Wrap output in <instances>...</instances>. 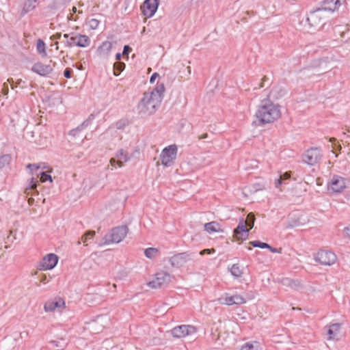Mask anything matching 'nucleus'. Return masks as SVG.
<instances>
[{
  "label": "nucleus",
  "mask_w": 350,
  "mask_h": 350,
  "mask_svg": "<svg viewBox=\"0 0 350 350\" xmlns=\"http://www.w3.org/2000/svg\"><path fill=\"white\" fill-rule=\"evenodd\" d=\"M281 116L280 106L273 104L269 100L262 101L256 112V120L253 121L255 126H262L266 124L273 122Z\"/></svg>",
  "instance_id": "obj_1"
},
{
  "label": "nucleus",
  "mask_w": 350,
  "mask_h": 350,
  "mask_svg": "<svg viewBox=\"0 0 350 350\" xmlns=\"http://www.w3.org/2000/svg\"><path fill=\"white\" fill-rule=\"evenodd\" d=\"M153 93L144 92L143 97L139 102L137 109L138 113L142 116H151L159 109L161 105V98H155Z\"/></svg>",
  "instance_id": "obj_2"
},
{
  "label": "nucleus",
  "mask_w": 350,
  "mask_h": 350,
  "mask_svg": "<svg viewBox=\"0 0 350 350\" xmlns=\"http://www.w3.org/2000/svg\"><path fill=\"white\" fill-rule=\"evenodd\" d=\"M128 232L129 228L125 225L115 227L109 233L105 235L104 243L107 245L113 243H118L125 238Z\"/></svg>",
  "instance_id": "obj_3"
},
{
  "label": "nucleus",
  "mask_w": 350,
  "mask_h": 350,
  "mask_svg": "<svg viewBox=\"0 0 350 350\" xmlns=\"http://www.w3.org/2000/svg\"><path fill=\"white\" fill-rule=\"evenodd\" d=\"M314 260L322 265H332L336 260V255L330 250H320L314 256Z\"/></svg>",
  "instance_id": "obj_4"
},
{
  "label": "nucleus",
  "mask_w": 350,
  "mask_h": 350,
  "mask_svg": "<svg viewBox=\"0 0 350 350\" xmlns=\"http://www.w3.org/2000/svg\"><path fill=\"white\" fill-rule=\"evenodd\" d=\"M177 151L178 148L175 144L165 147L160 155L161 163L166 167L172 165L176 158Z\"/></svg>",
  "instance_id": "obj_5"
},
{
  "label": "nucleus",
  "mask_w": 350,
  "mask_h": 350,
  "mask_svg": "<svg viewBox=\"0 0 350 350\" xmlns=\"http://www.w3.org/2000/svg\"><path fill=\"white\" fill-rule=\"evenodd\" d=\"M172 275L166 271H159L154 274L152 280L148 283L152 288H158L168 284L172 280Z\"/></svg>",
  "instance_id": "obj_6"
},
{
  "label": "nucleus",
  "mask_w": 350,
  "mask_h": 350,
  "mask_svg": "<svg viewBox=\"0 0 350 350\" xmlns=\"http://www.w3.org/2000/svg\"><path fill=\"white\" fill-rule=\"evenodd\" d=\"M323 11L319 8L315 10L310 11L306 18V23L310 29H317L325 23L321 16Z\"/></svg>",
  "instance_id": "obj_7"
},
{
  "label": "nucleus",
  "mask_w": 350,
  "mask_h": 350,
  "mask_svg": "<svg viewBox=\"0 0 350 350\" xmlns=\"http://www.w3.org/2000/svg\"><path fill=\"white\" fill-rule=\"evenodd\" d=\"M72 36L68 41H66L65 46L68 47H72L77 46L79 47L85 48L90 45V39L86 35L79 33H71Z\"/></svg>",
  "instance_id": "obj_8"
},
{
  "label": "nucleus",
  "mask_w": 350,
  "mask_h": 350,
  "mask_svg": "<svg viewBox=\"0 0 350 350\" xmlns=\"http://www.w3.org/2000/svg\"><path fill=\"white\" fill-rule=\"evenodd\" d=\"M322 152L319 148H310L303 155V161L309 165H314L322 158Z\"/></svg>",
  "instance_id": "obj_9"
},
{
  "label": "nucleus",
  "mask_w": 350,
  "mask_h": 350,
  "mask_svg": "<svg viewBox=\"0 0 350 350\" xmlns=\"http://www.w3.org/2000/svg\"><path fill=\"white\" fill-rule=\"evenodd\" d=\"M197 329L196 327L189 325H181L174 327L170 330L171 334L174 338H180L189 335L196 334Z\"/></svg>",
  "instance_id": "obj_10"
},
{
  "label": "nucleus",
  "mask_w": 350,
  "mask_h": 350,
  "mask_svg": "<svg viewBox=\"0 0 350 350\" xmlns=\"http://www.w3.org/2000/svg\"><path fill=\"white\" fill-rule=\"evenodd\" d=\"M58 260L59 258L56 254L53 253L48 254L40 262L38 269L43 271L51 270L57 265Z\"/></svg>",
  "instance_id": "obj_11"
},
{
  "label": "nucleus",
  "mask_w": 350,
  "mask_h": 350,
  "mask_svg": "<svg viewBox=\"0 0 350 350\" xmlns=\"http://www.w3.org/2000/svg\"><path fill=\"white\" fill-rule=\"evenodd\" d=\"M159 0H145L141 5L142 14L147 18L152 17L157 11Z\"/></svg>",
  "instance_id": "obj_12"
},
{
  "label": "nucleus",
  "mask_w": 350,
  "mask_h": 350,
  "mask_svg": "<svg viewBox=\"0 0 350 350\" xmlns=\"http://www.w3.org/2000/svg\"><path fill=\"white\" fill-rule=\"evenodd\" d=\"M219 302L221 304H224L227 306L232 305H241L245 304L246 302L245 299L238 294L234 295H230L228 293H224L219 299Z\"/></svg>",
  "instance_id": "obj_13"
},
{
  "label": "nucleus",
  "mask_w": 350,
  "mask_h": 350,
  "mask_svg": "<svg viewBox=\"0 0 350 350\" xmlns=\"http://www.w3.org/2000/svg\"><path fill=\"white\" fill-rule=\"evenodd\" d=\"M191 260L190 254L188 252H181L174 254L169 258V262L173 267L179 268Z\"/></svg>",
  "instance_id": "obj_14"
},
{
  "label": "nucleus",
  "mask_w": 350,
  "mask_h": 350,
  "mask_svg": "<svg viewBox=\"0 0 350 350\" xmlns=\"http://www.w3.org/2000/svg\"><path fill=\"white\" fill-rule=\"evenodd\" d=\"M233 233L237 240L244 241L248 238L250 229L245 226V222L243 218L240 219L238 226L234 229Z\"/></svg>",
  "instance_id": "obj_15"
},
{
  "label": "nucleus",
  "mask_w": 350,
  "mask_h": 350,
  "mask_svg": "<svg viewBox=\"0 0 350 350\" xmlns=\"http://www.w3.org/2000/svg\"><path fill=\"white\" fill-rule=\"evenodd\" d=\"M346 0H323L321 3V8L322 11H329L334 12L338 10L340 6L344 4Z\"/></svg>",
  "instance_id": "obj_16"
},
{
  "label": "nucleus",
  "mask_w": 350,
  "mask_h": 350,
  "mask_svg": "<svg viewBox=\"0 0 350 350\" xmlns=\"http://www.w3.org/2000/svg\"><path fill=\"white\" fill-rule=\"evenodd\" d=\"M346 187L345 179L342 177L334 175L328 185V189L334 193H340Z\"/></svg>",
  "instance_id": "obj_17"
},
{
  "label": "nucleus",
  "mask_w": 350,
  "mask_h": 350,
  "mask_svg": "<svg viewBox=\"0 0 350 350\" xmlns=\"http://www.w3.org/2000/svg\"><path fill=\"white\" fill-rule=\"evenodd\" d=\"M31 70L42 77H46L53 72V69L49 64L46 65L42 62H37L32 66Z\"/></svg>",
  "instance_id": "obj_18"
},
{
  "label": "nucleus",
  "mask_w": 350,
  "mask_h": 350,
  "mask_svg": "<svg viewBox=\"0 0 350 350\" xmlns=\"http://www.w3.org/2000/svg\"><path fill=\"white\" fill-rule=\"evenodd\" d=\"M65 306V301L62 298H55L54 300L49 301L44 306L46 312H53L56 309H62Z\"/></svg>",
  "instance_id": "obj_19"
},
{
  "label": "nucleus",
  "mask_w": 350,
  "mask_h": 350,
  "mask_svg": "<svg viewBox=\"0 0 350 350\" xmlns=\"http://www.w3.org/2000/svg\"><path fill=\"white\" fill-rule=\"evenodd\" d=\"M111 49L112 43L109 41H105L98 47L97 52L100 56L108 57Z\"/></svg>",
  "instance_id": "obj_20"
},
{
  "label": "nucleus",
  "mask_w": 350,
  "mask_h": 350,
  "mask_svg": "<svg viewBox=\"0 0 350 350\" xmlns=\"http://www.w3.org/2000/svg\"><path fill=\"white\" fill-rule=\"evenodd\" d=\"M116 157L118 159V165L120 167L123 166L124 163L130 160L129 153L123 149H120L116 152Z\"/></svg>",
  "instance_id": "obj_21"
},
{
  "label": "nucleus",
  "mask_w": 350,
  "mask_h": 350,
  "mask_svg": "<svg viewBox=\"0 0 350 350\" xmlns=\"http://www.w3.org/2000/svg\"><path fill=\"white\" fill-rule=\"evenodd\" d=\"M165 90V85L163 83H157L156 87L151 92H148L147 93H153L152 96H154L155 98H158L159 96L161 103L163 98Z\"/></svg>",
  "instance_id": "obj_22"
},
{
  "label": "nucleus",
  "mask_w": 350,
  "mask_h": 350,
  "mask_svg": "<svg viewBox=\"0 0 350 350\" xmlns=\"http://www.w3.org/2000/svg\"><path fill=\"white\" fill-rule=\"evenodd\" d=\"M340 327V323H333L328 327L327 334L329 336V340L336 338Z\"/></svg>",
  "instance_id": "obj_23"
},
{
  "label": "nucleus",
  "mask_w": 350,
  "mask_h": 350,
  "mask_svg": "<svg viewBox=\"0 0 350 350\" xmlns=\"http://www.w3.org/2000/svg\"><path fill=\"white\" fill-rule=\"evenodd\" d=\"M38 4V0H27L22 10L23 14L34 10Z\"/></svg>",
  "instance_id": "obj_24"
},
{
  "label": "nucleus",
  "mask_w": 350,
  "mask_h": 350,
  "mask_svg": "<svg viewBox=\"0 0 350 350\" xmlns=\"http://www.w3.org/2000/svg\"><path fill=\"white\" fill-rule=\"evenodd\" d=\"M286 94V91L280 86L273 87L270 91L269 96L273 98L278 99L280 97H282Z\"/></svg>",
  "instance_id": "obj_25"
},
{
  "label": "nucleus",
  "mask_w": 350,
  "mask_h": 350,
  "mask_svg": "<svg viewBox=\"0 0 350 350\" xmlns=\"http://www.w3.org/2000/svg\"><path fill=\"white\" fill-rule=\"evenodd\" d=\"M204 230L208 233L219 231V224L216 221H211L204 224Z\"/></svg>",
  "instance_id": "obj_26"
},
{
  "label": "nucleus",
  "mask_w": 350,
  "mask_h": 350,
  "mask_svg": "<svg viewBox=\"0 0 350 350\" xmlns=\"http://www.w3.org/2000/svg\"><path fill=\"white\" fill-rule=\"evenodd\" d=\"M27 167L30 170L31 174H33L34 173L36 174L37 173H39V170H44L46 169L47 167L44 163H41L39 164L29 163L27 165Z\"/></svg>",
  "instance_id": "obj_27"
},
{
  "label": "nucleus",
  "mask_w": 350,
  "mask_h": 350,
  "mask_svg": "<svg viewBox=\"0 0 350 350\" xmlns=\"http://www.w3.org/2000/svg\"><path fill=\"white\" fill-rule=\"evenodd\" d=\"M126 64L124 62L117 61L113 64V75L116 77L124 70Z\"/></svg>",
  "instance_id": "obj_28"
},
{
  "label": "nucleus",
  "mask_w": 350,
  "mask_h": 350,
  "mask_svg": "<svg viewBox=\"0 0 350 350\" xmlns=\"http://www.w3.org/2000/svg\"><path fill=\"white\" fill-rule=\"evenodd\" d=\"M240 350H260V344L256 341L244 344Z\"/></svg>",
  "instance_id": "obj_29"
},
{
  "label": "nucleus",
  "mask_w": 350,
  "mask_h": 350,
  "mask_svg": "<svg viewBox=\"0 0 350 350\" xmlns=\"http://www.w3.org/2000/svg\"><path fill=\"white\" fill-rule=\"evenodd\" d=\"M38 53L42 57L46 56V44L42 39H38L36 44Z\"/></svg>",
  "instance_id": "obj_30"
},
{
  "label": "nucleus",
  "mask_w": 350,
  "mask_h": 350,
  "mask_svg": "<svg viewBox=\"0 0 350 350\" xmlns=\"http://www.w3.org/2000/svg\"><path fill=\"white\" fill-rule=\"evenodd\" d=\"M230 271L231 274L235 278H240L243 275V271L239 264L232 265Z\"/></svg>",
  "instance_id": "obj_31"
},
{
  "label": "nucleus",
  "mask_w": 350,
  "mask_h": 350,
  "mask_svg": "<svg viewBox=\"0 0 350 350\" xmlns=\"http://www.w3.org/2000/svg\"><path fill=\"white\" fill-rule=\"evenodd\" d=\"M158 252L159 251L157 248L148 247L144 250V255L146 256V258L152 259L156 256Z\"/></svg>",
  "instance_id": "obj_32"
},
{
  "label": "nucleus",
  "mask_w": 350,
  "mask_h": 350,
  "mask_svg": "<svg viewBox=\"0 0 350 350\" xmlns=\"http://www.w3.org/2000/svg\"><path fill=\"white\" fill-rule=\"evenodd\" d=\"M38 185H39L38 180L36 178L32 177L30 179L28 185L26 187V190L27 191V190H32V191H35V192L38 193V191H37L36 188H37V186Z\"/></svg>",
  "instance_id": "obj_33"
},
{
  "label": "nucleus",
  "mask_w": 350,
  "mask_h": 350,
  "mask_svg": "<svg viewBox=\"0 0 350 350\" xmlns=\"http://www.w3.org/2000/svg\"><path fill=\"white\" fill-rule=\"evenodd\" d=\"M36 175L40 176V182L42 183H44L46 180H49L51 183L53 182L52 177L49 174L47 171H40L39 173H37Z\"/></svg>",
  "instance_id": "obj_34"
},
{
  "label": "nucleus",
  "mask_w": 350,
  "mask_h": 350,
  "mask_svg": "<svg viewBox=\"0 0 350 350\" xmlns=\"http://www.w3.org/2000/svg\"><path fill=\"white\" fill-rule=\"evenodd\" d=\"M254 221H255V216H254V213H250L247 215L246 220L245 221V226L247 227V226L250 228V229H252L254 227Z\"/></svg>",
  "instance_id": "obj_35"
},
{
  "label": "nucleus",
  "mask_w": 350,
  "mask_h": 350,
  "mask_svg": "<svg viewBox=\"0 0 350 350\" xmlns=\"http://www.w3.org/2000/svg\"><path fill=\"white\" fill-rule=\"evenodd\" d=\"M11 157L9 154H3L0 157V170L10 163Z\"/></svg>",
  "instance_id": "obj_36"
},
{
  "label": "nucleus",
  "mask_w": 350,
  "mask_h": 350,
  "mask_svg": "<svg viewBox=\"0 0 350 350\" xmlns=\"http://www.w3.org/2000/svg\"><path fill=\"white\" fill-rule=\"evenodd\" d=\"M251 245H252L253 247H259V248H262V249H267V248H269V245L267 243H264V242H261L260 241H250L249 243Z\"/></svg>",
  "instance_id": "obj_37"
},
{
  "label": "nucleus",
  "mask_w": 350,
  "mask_h": 350,
  "mask_svg": "<svg viewBox=\"0 0 350 350\" xmlns=\"http://www.w3.org/2000/svg\"><path fill=\"white\" fill-rule=\"evenodd\" d=\"M282 283L283 285L289 286L291 288H295L297 286V281L290 278L282 279Z\"/></svg>",
  "instance_id": "obj_38"
},
{
  "label": "nucleus",
  "mask_w": 350,
  "mask_h": 350,
  "mask_svg": "<svg viewBox=\"0 0 350 350\" xmlns=\"http://www.w3.org/2000/svg\"><path fill=\"white\" fill-rule=\"evenodd\" d=\"M87 23L90 29L94 30L96 29L100 24V21L96 18H90L87 20Z\"/></svg>",
  "instance_id": "obj_39"
},
{
  "label": "nucleus",
  "mask_w": 350,
  "mask_h": 350,
  "mask_svg": "<svg viewBox=\"0 0 350 350\" xmlns=\"http://www.w3.org/2000/svg\"><path fill=\"white\" fill-rule=\"evenodd\" d=\"M96 234L95 231L88 230L81 237V241L86 243L89 239L93 238Z\"/></svg>",
  "instance_id": "obj_40"
},
{
  "label": "nucleus",
  "mask_w": 350,
  "mask_h": 350,
  "mask_svg": "<svg viewBox=\"0 0 350 350\" xmlns=\"http://www.w3.org/2000/svg\"><path fill=\"white\" fill-rule=\"evenodd\" d=\"M95 118V116L92 113L90 114L88 118L85 120L81 124H80V127L81 128H84L85 129L86 127H88L90 124H92V121L94 120Z\"/></svg>",
  "instance_id": "obj_41"
},
{
  "label": "nucleus",
  "mask_w": 350,
  "mask_h": 350,
  "mask_svg": "<svg viewBox=\"0 0 350 350\" xmlns=\"http://www.w3.org/2000/svg\"><path fill=\"white\" fill-rule=\"evenodd\" d=\"M252 188L250 189V191L254 192L262 191L265 189L264 185L260 183H255L252 185Z\"/></svg>",
  "instance_id": "obj_42"
},
{
  "label": "nucleus",
  "mask_w": 350,
  "mask_h": 350,
  "mask_svg": "<svg viewBox=\"0 0 350 350\" xmlns=\"http://www.w3.org/2000/svg\"><path fill=\"white\" fill-rule=\"evenodd\" d=\"M83 129H84V128H81L80 125H79L77 128L72 129L69 132V135L75 137L78 134L79 132L81 131Z\"/></svg>",
  "instance_id": "obj_43"
},
{
  "label": "nucleus",
  "mask_w": 350,
  "mask_h": 350,
  "mask_svg": "<svg viewBox=\"0 0 350 350\" xmlns=\"http://www.w3.org/2000/svg\"><path fill=\"white\" fill-rule=\"evenodd\" d=\"M72 70L70 68H66L64 71V76L66 79H70L72 77Z\"/></svg>",
  "instance_id": "obj_44"
},
{
  "label": "nucleus",
  "mask_w": 350,
  "mask_h": 350,
  "mask_svg": "<svg viewBox=\"0 0 350 350\" xmlns=\"http://www.w3.org/2000/svg\"><path fill=\"white\" fill-rule=\"evenodd\" d=\"M291 172H286L284 173L283 174H281L280 178H282L283 181L286 180H288L291 176Z\"/></svg>",
  "instance_id": "obj_45"
},
{
  "label": "nucleus",
  "mask_w": 350,
  "mask_h": 350,
  "mask_svg": "<svg viewBox=\"0 0 350 350\" xmlns=\"http://www.w3.org/2000/svg\"><path fill=\"white\" fill-rule=\"evenodd\" d=\"M132 51V49L129 46V45H124L123 48L122 55H128Z\"/></svg>",
  "instance_id": "obj_46"
},
{
  "label": "nucleus",
  "mask_w": 350,
  "mask_h": 350,
  "mask_svg": "<svg viewBox=\"0 0 350 350\" xmlns=\"http://www.w3.org/2000/svg\"><path fill=\"white\" fill-rule=\"evenodd\" d=\"M8 92H9L8 85L6 83H4L3 85L2 93L3 95L6 96L8 94Z\"/></svg>",
  "instance_id": "obj_47"
},
{
  "label": "nucleus",
  "mask_w": 350,
  "mask_h": 350,
  "mask_svg": "<svg viewBox=\"0 0 350 350\" xmlns=\"http://www.w3.org/2000/svg\"><path fill=\"white\" fill-rule=\"evenodd\" d=\"M269 248H267L269 251H271L272 253H281V250L282 249L281 248H276V247H273L272 246H271L269 245Z\"/></svg>",
  "instance_id": "obj_48"
},
{
  "label": "nucleus",
  "mask_w": 350,
  "mask_h": 350,
  "mask_svg": "<svg viewBox=\"0 0 350 350\" xmlns=\"http://www.w3.org/2000/svg\"><path fill=\"white\" fill-rule=\"evenodd\" d=\"M158 77H159V75L157 72H154L150 78V83H153Z\"/></svg>",
  "instance_id": "obj_49"
},
{
  "label": "nucleus",
  "mask_w": 350,
  "mask_h": 350,
  "mask_svg": "<svg viewBox=\"0 0 350 350\" xmlns=\"http://www.w3.org/2000/svg\"><path fill=\"white\" fill-rule=\"evenodd\" d=\"M283 183L284 181L282 180V178H279L275 180V186L276 188H279Z\"/></svg>",
  "instance_id": "obj_50"
},
{
  "label": "nucleus",
  "mask_w": 350,
  "mask_h": 350,
  "mask_svg": "<svg viewBox=\"0 0 350 350\" xmlns=\"http://www.w3.org/2000/svg\"><path fill=\"white\" fill-rule=\"evenodd\" d=\"M124 126H125L124 121L120 120L116 123V128L118 129H121L124 128Z\"/></svg>",
  "instance_id": "obj_51"
},
{
  "label": "nucleus",
  "mask_w": 350,
  "mask_h": 350,
  "mask_svg": "<svg viewBox=\"0 0 350 350\" xmlns=\"http://www.w3.org/2000/svg\"><path fill=\"white\" fill-rule=\"evenodd\" d=\"M299 224V223L296 221H290V223H289V224L288 226V228H293L295 226H298Z\"/></svg>",
  "instance_id": "obj_52"
},
{
  "label": "nucleus",
  "mask_w": 350,
  "mask_h": 350,
  "mask_svg": "<svg viewBox=\"0 0 350 350\" xmlns=\"http://www.w3.org/2000/svg\"><path fill=\"white\" fill-rule=\"evenodd\" d=\"M344 233L347 237L350 238V226L345 228Z\"/></svg>",
  "instance_id": "obj_53"
},
{
  "label": "nucleus",
  "mask_w": 350,
  "mask_h": 350,
  "mask_svg": "<svg viewBox=\"0 0 350 350\" xmlns=\"http://www.w3.org/2000/svg\"><path fill=\"white\" fill-rule=\"evenodd\" d=\"M109 162L111 166L114 167L116 164L118 165V160H116V158H111Z\"/></svg>",
  "instance_id": "obj_54"
},
{
  "label": "nucleus",
  "mask_w": 350,
  "mask_h": 350,
  "mask_svg": "<svg viewBox=\"0 0 350 350\" xmlns=\"http://www.w3.org/2000/svg\"><path fill=\"white\" fill-rule=\"evenodd\" d=\"M213 252H214V250H213ZM211 253H212V250H209V249H205L200 252L201 255H203L204 254H211Z\"/></svg>",
  "instance_id": "obj_55"
},
{
  "label": "nucleus",
  "mask_w": 350,
  "mask_h": 350,
  "mask_svg": "<svg viewBox=\"0 0 350 350\" xmlns=\"http://www.w3.org/2000/svg\"><path fill=\"white\" fill-rule=\"evenodd\" d=\"M50 343H51L54 347H60L61 346L59 345V342L55 340H51L50 341Z\"/></svg>",
  "instance_id": "obj_56"
},
{
  "label": "nucleus",
  "mask_w": 350,
  "mask_h": 350,
  "mask_svg": "<svg viewBox=\"0 0 350 350\" xmlns=\"http://www.w3.org/2000/svg\"><path fill=\"white\" fill-rule=\"evenodd\" d=\"M61 37H62V33H55V34H54L53 36V38L54 39H60Z\"/></svg>",
  "instance_id": "obj_57"
},
{
  "label": "nucleus",
  "mask_w": 350,
  "mask_h": 350,
  "mask_svg": "<svg viewBox=\"0 0 350 350\" xmlns=\"http://www.w3.org/2000/svg\"><path fill=\"white\" fill-rule=\"evenodd\" d=\"M122 55H122V53H117L116 54V59L118 61H119V60L121 59V57H122Z\"/></svg>",
  "instance_id": "obj_58"
},
{
  "label": "nucleus",
  "mask_w": 350,
  "mask_h": 350,
  "mask_svg": "<svg viewBox=\"0 0 350 350\" xmlns=\"http://www.w3.org/2000/svg\"><path fill=\"white\" fill-rule=\"evenodd\" d=\"M46 280V275H42L41 278H40V282L44 283Z\"/></svg>",
  "instance_id": "obj_59"
},
{
  "label": "nucleus",
  "mask_w": 350,
  "mask_h": 350,
  "mask_svg": "<svg viewBox=\"0 0 350 350\" xmlns=\"http://www.w3.org/2000/svg\"><path fill=\"white\" fill-rule=\"evenodd\" d=\"M63 37L66 40V41H68V40H69V38H70V34H68V33H65L63 35Z\"/></svg>",
  "instance_id": "obj_60"
},
{
  "label": "nucleus",
  "mask_w": 350,
  "mask_h": 350,
  "mask_svg": "<svg viewBox=\"0 0 350 350\" xmlns=\"http://www.w3.org/2000/svg\"><path fill=\"white\" fill-rule=\"evenodd\" d=\"M8 82L10 83V85H12L14 83V80L12 78H10L8 79Z\"/></svg>",
  "instance_id": "obj_61"
},
{
  "label": "nucleus",
  "mask_w": 350,
  "mask_h": 350,
  "mask_svg": "<svg viewBox=\"0 0 350 350\" xmlns=\"http://www.w3.org/2000/svg\"><path fill=\"white\" fill-rule=\"evenodd\" d=\"M207 136H208L207 133H205V134L202 135V136H200L199 138L200 139H205L207 137Z\"/></svg>",
  "instance_id": "obj_62"
},
{
  "label": "nucleus",
  "mask_w": 350,
  "mask_h": 350,
  "mask_svg": "<svg viewBox=\"0 0 350 350\" xmlns=\"http://www.w3.org/2000/svg\"><path fill=\"white\" fill-rule=\"evenodd\" d=\"M72 11L73 13H76L77 12V9L75 6H73L72 8Z\"/></svg>",
  "instance_id": "obj_63"
},
{
  "label": "nucleus",
  "mask_w": 350,
  "mask_h": 350,
  "mask_svg": "<svg viewBox=\"0 0 350 350\" xmlns=\"http://www.w3.org/2000/svg\"><path fill=\"white\" fill-rule=\"evenodd\" d=\"M22 82V79H19L18 81H17V85H19L21 84V83Z\"/></svg>",
  "instance_id": "obj_64"
}]
</instances>
